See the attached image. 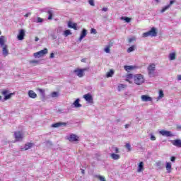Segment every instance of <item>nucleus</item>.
<instances>
[{
  "instance_id": "nucleus-1",
  "label": "nucleus",
  "mask_w": 181,
  "mask_h": 181,
  "mask_svg": "<svg viewBox=\"0 0 181 181\" xmlns=\"http://www.w3.org/2000/svg\"><path fill=\"white\" fill-rule=\"evenodd\" d=\"M133 78L136 86H141V84H144V83H145V78L144 77V75L141 74L134 75Z\"/></svg>"
},
{
  "instance_id": "nucleus-2",
  "label": "nucleus",
  "mask_w": 181,
  "mask_h": 181,
  "mask_svg": "<svg viewBox=\"0 0 181 181\" xmlns=\"http://www.w3.org/2000/svg\"><path fill=\"white\" fill-rule=\"evenodd\" d=\"M1 94L4 97V100L5 101L11 100V98H12V95H15V93H9V90L8 89L1 90Z\"/></svg>"
},
{
  "instance_id": "nucleus-3",
  "label": "nucleus",
  "mask_w": 181,
  "mask_h": 181,
  "mask_svg": "<svg viewBox=\"0 0 181 181\" xmlns=\"http://www.w3.org/2000/svg\"><path fill=\"white\" fill-rule=\"evenodd\" d=\"M14 138L16 142H21L25 138V134H23V132L22 131L14 132Z\"/></svg>"
},
{
  "instance_id": "nucleus-4",
  "label": "nucleus",
  "mask_w": 181,
  "mask_h": 181,
  "mask_svg": "<svg viewBox=\"0 0 181 181\" xmlns=\"http://www.w3.org/2000/svg\"><path fill=\"white\" fill-rule=\"evenodd\" d=\"M158 32H156V28L155 27H153L151 30L148 32L143 33L144 37H148V36L155 37L157 36Z\"/></svg>"
},
{
  "instance_id": "nucleus-5",
  "label": "nucleus",
  "mask_w": 181,
  "mask_h": 181,
  "mask_svg": "<svg viewBox=\"0 0 181 181\" xmlns=\"http://www.w3.org/2000/svg\"><path fill=\"white\" fill-rule=\"evenodd\" d=\"M147 70H148V76L150 77L155 76V71L156 70V66L155 64H151L148 66Z\"/></svg>"
},
{
  "instance_id": "nucleus-6",
  "label": "nucleus",
  "mask_w": 181,
  "mask_h": 181,
  "mask_svg": "<svg viewBox=\"0 0 181 181\" xmlns=\"http://www.w3.org/2000/svg\"><path fill=\"white\" fill-rule=\"evenodd\" d=\"M86 71H87V68H84V69L77 68L74 71V73H75L78 77L81 78V77L84 76V72Z\"/></svg>"
},
{
  "instance_id": "nucleus-7",
  "label": "nucleus",
  "mask_w": 181,
  "mask_h": 181,
  "mask_svg": "<svg viewBox=\"0 0 181 181\" xmlns=\"http://www.w3.org/2000/svg\"><path fill=\"white\" fill-rule=\"evenodd\" d=\"M47 52H48L47 48H45L44 49H42L40 52L34 53L33 56H34V57H42L45 56V54H47Z\"/></svg>"
},
{
  "instance_id": "nucleus-8",
  "label": "nucleus",
  "mask_w": 181,
  "mask_h": 181,
  "mask_svg": "<svg viewBox=\"0 0 181 181\" xmlns=\"http://www.w3.org/2000/svg\"><path fill=\"white\" fill-rule=\"evenodd\" d=\"M159 134L163 136H175V134H173L170 131L161 130L159 132Z\"/></svg>"
},
{
  "instance_id": "nucleus-9",
  "label": "nucleus",
  "mask_w": 181,
  "mask_h": 181,
  "mask_svg": "<svg viewBox=\"0 0 181 181\" xmlns=\"http://www.w3.org/2000/svg\"><path fill=\"white\" fill-rule=\"evenodd\" d=\"M83 98L87 101V103H89L90 104H93V95L90 93H87L86 95H83Z\"/></svg>"
},
{
  "instance_id": "nucleus-10",
  "label": "nucleus",
  "mask_w": 181,
  "mask_h": 181,
  "mask_svg": "<svg viewBox=\"0 0 181 181\" xmlns=\"http://www.w3.org/2000/svg\"><path fill=\"white\" fill-rule=\"evenodd\" d=\"M68 139L69 142H77L79 139V137L76 134H71Z\"/></svg>"
},
{
  "instance_id": "nucleus-11",
  "label": "nucleus",
  "mask_w": 181,
  "mask_h": 181,
  "mask_svg": "<svg viewBox=\"0 0 181 181\" xmlns=\"http://www.w3.org/2000/svg\"><path fill=\"white\" fill-rule=\"evenodd\" d=\"M24 37H25V30L21 29L19 30L17 38L18 40H23Z\"/></svg>"
},
{
  "instance_id": "nucleus-12",
  "label": "nucleus",
  "mask_w": 181,
  "mask_h": 181,
  "mask_svg": "<svg viewBox=\"0 0 181 181\" xmlns=\"http://www.w3.org/2000/svg\"><path fill=\"white\" fill-rule=\"evenodd\" d=\"M141 99L142 101H144V103H148V101H152V98L150 97L148 95H143L141 96Z\"/></svg>"
},
{
  "instance_id": "nucleus-13",
  "label": "nucleus",
  "mask_w": 181,
  "mask_h": 181,
  "mask_svg": "<svg viewBox=\"0 0 181 181\" xmlns=\"http://www.w3.org/2000/svg\"><path fill=\"white\" fill-rule=\"evenodd\" d=\"M171 144H172L174 146H177V148H181V140H180V139L173 140V141H171Z\"/></svg>"
},
{
  "instance_id": "nucleus-14",
  "label": "nucleus",
  "mask_w": 181,
  "mask_h": 181,
  "mask_svg": "<svg viewBox=\"0 0 181 181\" xmlns=\"http://www.w3.org/2000/svg\"><path fill=\"white\" fill-rule=\"evenodd\" d=\"M2 48V53H3V56H4V57H6V56H8V54H9V52L8 51V45H4Z\"/></svg>"
},
{
  "instance_id": "nucleus-15",
  "label": "nucleus",
  "mask_w": 181,
  "mask_h": 181,
  "mask_svg": "<svg viewBox=\"0 0 181 181\" xmlns=\"http://www.w3.org/2000/svg\"><path fill=\"white\" fill-rule=\"evenodd\" d=\"M5 42H6V37L4 35L0 36V46H6V45H5Z\"/></svg>"
},
{
  "instance_id": "nucleus-16",
  "label": "nucleus",
  "mask_w": 181,
  "mask_h": 181,
  "mask_svg": "<svg viewBox=\"0 0 181 181\" xmlns=\"http://www.w3.org/2000/svg\"><path fill=\"white\" fill-rule=\"evenodd\" d=\"M113 45H114V42H112L111 41L109 42L108 45H107L104 49L105 53H110V49H111V47H112Z\"/></svg>"
},
{
  "instance_id": "nucleus-17",
  "label": "nucleus",
  "mask_w": 181,
  "mask_h": 181,
  "mask_svg": "<svg viewBox=\"0 0 181 181\" xmlns=\"http://www.w3.org/2000/svg\"><path fill=\"white\" fill-rule=\"evenodd\" d=\"M68 27L71 29H74V30H77V23H71V21H69L68 23Z\"/></svg>"
},
{
  "instance_id": "nucleus-18",
  "label": "nucleus",
  "mask_w": 181,
  "mask_h": 181,
  "mask_svg": "<svg viewBox=\"0 0 181 181\" xmlns=\"http://www.w3.org/2000/svg\"><path fill=\"white\" fill-rule=\"evenodd\" d=\"M28 96L30 97V98H36L37 97V94H36L35 91L30 90L28 91Z\"/></svg>"
},
{
  "instance_id": "nucleus-19",
  "label": "nucleus",
  "mask_w": 181,
  "mask_h": 181,
  "mask_svg": "<svg viewBox=\"0 0 181 181\" xmlns=\"http://www.w3.org/2000/svg\"><path fill=\"white\" fill-rule=\"evenodd\" d=\"M132 78H134V75H132V74H128L126 76V81H128V83H129L130 84H132V81H130L132 80Z\"/></svg>"
},
{
  "instance_id": "nucleus-20",
  "label": "nucleus",
  "mask_w": 181,
  "mask_h": 181,
  "mask_svg": "<svg viewBox=\"0 0 181 181\" xmlns=\"http://www.w3.org/2000/svg\"><path fill=\"white\" fill-rule=\"evenodd\" d=\"M87 36V30L83 29L82 30V33L81 34V36L79 37V40H83V39H84V37H86Z\"/></svg>"
},
{
  "instance_id": "nucleus-21",
  "label": "nucleus",
  "mask_w": 181,
  "mask_h": 181,
  "mask_svg": "<svg viewBox=\"0 0 181 181\" xmlns=\"http://www.w3.org/2000/svg\"><path fill=\"white\" fill-rule=\"evenodd\" d=\"M165 168L168 173H170L172 172V163H166Z\"/></svg>"
},
{
  "instance_id": "nucleus-22",
  "label": "nucleus",
  "mask_w": 181,
  "mask_h": 181,
  "mask_svg": "<svg viewBox=\"0 0 181 181\" xmlns=\"http://www.w3.org/2000/svg\"><path fill=\"white\" fill-rule=\"evenodd\" d=\"M62 125L66 126V123L64 122H57L54 123L52 125V128H59V127H62Z\"/></svg>"
},
{
  "instance_id": "nucleus-23",
  "label": "nucleus",
  "mask_w": 181,
  "mask_h": 181,
  "mask_svg": "<svg viewBox=\"0 0 181 181\" xmlns=\"http://www.w3.org/2000/svg\"><path fill=\"white\" fill-rule=\"evenodd\" d=\"M33 145H35L33 143H26L24 146V150L28 151V149H30V148H33Z\"/></svg>"
},
{
  "instance_id": "nucleus-24",
  "label": "nucleus",
  "mask_w": 181,
  "mask_h": 181,
  "mask_svg": "<svg viewBox=\"0 0 181 181\" xmlns=\"http://www.w3.org/2000/svg\"><path fill=\"white\" fill-rule=\"evenodd\" d=\"M124 70H126L127 71H131V70H134L135 69H136V66H127L125 65L124 66Z\"/></svg>"
},
{
  "instance_id": "nucleus-25",
  "label": "nucleus",
  "mask_w": 181,
  "mask_h": 181,
  "mask_svg": "<svg viewBox=\"0 0 181 181\" xmlns=\"http://www.w3.org/2000/svg\"><path fill=\"white\" fill-rule=\"evenodd\" d=\"M112 159H114V160H118V159H119V158H121V156L119 154H115L114 153H112L110 155Z\"/></svg>"
},
{
  "instance_id": "nucleus-26",
  "label": "nucleus",
  "mask_w": 181,
  "mask_h": 181,
  "mask_svg": "<svg viewBox=\"0 0 181 181\" xmlns=\"http://www.w3.org/2000/svg\"><path fill=\"white\" fill-rule=\"evenodd\" d=\"M144 170V162H140L139 163L137 172L141 173Z\"/></svg>"
},
{
  "instance_id": "nucleus-27",
  "label": "nucleus",
  "mask_w": 181,
  "mask_h": 181,
  "mask_svg": "<svg viewBox=\"0 0 181 181\" xmlns=\"http://www.w3.org/2000/svg\"><path fill=\"white\" fill-rule=\"evenodd\" d=\"M74 105L76 108H80V107H81V104H80V99H76L74 103Z\"/></svg>"
},
{
  "instance_id": "nucleus-28",
  "label": "nucleus",
  "mask_w": 181,
  "mask_h": 181,
  "mask_svg": "<svg viewBox=\"0 0 181 181\" xmlns=\"http://www.w3.org/2000/svg\"><path fill=\"white\" fill-rule=\"evenodd\" d=\"M169 58L170 60H176V54L175 52L170 53Z\"/></svg>"
},
{
  "instance_id": "nucleus-29",
  "label": "nucleus",
  "mask_w": 181,
  "mask_h": 181,
  "mask_svg": "<svg viewBox=\"0 0 181 181\" xmlns=\"http://www.w3.org/2000/svg\"><path fill=\"white\" fill-rule=\"evenodd\" d=\"M136 48V46L132 45L130 47L127 49V53H131V52H134V50H135Z\"/></svg>"
},
{
  "instance_id": "nucleus-30",
  "label": "nucleus",
  "mask_w": 181,
  "mask_h": 181,
  "mask_svg": "<svg viewBox=\"0 0 181 181\" xmlns=\"http://www.w3.org/2000/svg\"><path fill=\"white\" fill-rule=\"evenodd\" d=\"M124 88H127V85L120 83V84L118 86V90H119V91H121V90H124Z\"/></svg>"
},
{
  "instance_id": "nucleus-31",
  "label": "nucleus",
  "mask_w": 181,
  "mask_h": 181,
  "mask_svg": "<svg viewBox=\"0 0 181 181\" xmlns=\"http://www.w3.org/2000/svg\"><path fill=\"white\" fill-rule=\"evenodd\" d=\"M125 148H127L128 152H131V151H132V148L131 147V144H129V143H127L125 144Z\"/></svg>"
},
{
  "instance_id": "nucleus-32",
  "label": "nucleus",
  "mask_w": 181,
  "mask_h": 181,
  "mask_svg": "<svg viewBox=\"0 0 181 181\" xmlns=\"http://www.w3.org/2000/svg\"><path fill=\"white\" fill-rule=\"evenodd\" d=\"M169 8H170V5H168V6H165V7H163L160 11L161 13H163V12H165V11H168V9H169Z\"/></svg>"
},
{
  "instance_id": "nucleus-33",
  "label": "nucleus",
  "mask_w": 181,
  "mask_h": 181,
  "mask_svg": "<svg viewBox=\"0 0 181 181\" xmlns=\"http://www.w3.org/2000/svg\"><path fill=\"white\" fill-rule=\"evenodd\" d=\"M122 20L125 21L127 23H129V22H131V18L129 17H122Z\"/></svg>"
},
{
  "instance_id": "nucleus-34",
  "label": "nucleus",
  "mask_w": 181,
  "mask_h": 181,
  "mask_svg": "<svg viewBox=\"0 0 181 181\" xmlns=\"http://www.w3.org/2000/svg\"><path fill=\"white\" fill-rule=\"evenodd\" d=\"M69 35H71V31H70V30H66L64 32V35L67 37V36H69Z\"/></svg>"
},
{
  "instance_id": "nucleus-35",
  "label": "nucleus",
  "mask_w": 181,
  "mask_h": 181,
  "mask_svg": "<svg viewBox=\"0 0 181 181\" xmlns=\"http://www.w3.org/2000/svg\"><path fill=\"white\" fill-rule=\"evenodd\" d=\"M51 96L52 97V98H56L59 97V92H52L51 93Z\"/></svg>"
},
{
  "instance_id": "nucleus-36",
  "label": "nucleus",
  "mask_w": 181,
  "mask_h": 181,
  "mask_svg": "<svg viewBox=\"0 0 181 181\" xmlns=\"http://www.w3.org/2000/svg\"><path fill=\"white\" fill-rule=\"evenodd\" d=\"M47 13L49 15V16H48L49 21L52 20L53 18V13L52 12V11H48Z\"/></svg>"
},
{
  "instance_id": "nucleus-37",
  "label": "nucleus",
  "mask_w": 181,
  "mask_h": 181,
  "mask_svg": "<svg viewBox=\"0 0 181 181\" xmlns=\"http://www.w3.org/2000/svg\"><path fill=\"white\" fill-rule=\"evenodd\" d=\"M164 97H165V94L163 93V90H160L158 98H163Z\"/></svg>"
},
{
  "instance_id": "nucleus-38",
  "label": "nucleus",
  "mask_w": 181,
  "mask_h": 181,
  "mask_svg": "<svg viewBox=\"0 0 181 181\" xmlns=\"http://www.w3.org/2000/svg\"><path fill=\"white\" fill-rule=\"evenodd\" d=\"M30 64H33V66H35V64H39V61L37 60H31L29 62Z\"/></svg>"
},
{
  "instance_id": "nucleus-39",
  "label": "nucleus",
  "mask_w": 181,
  "mask_h": 181,
  "mask_svg": "<svg viewBox=\"0 0 181 181\" xmlns=\"http://www.w3.org/2000/svg\"><path fill=\"white\" fill-rule=\"evenodd\" d=\"M96 177H97L98 179H99V180H100V181H106V180H105V177H104V176L96 175Z\"/></svg>"
},
{
  "instance_id": "nucleus-40",
  "label": "nucleus",
  "mask_w": 181,
  "mask_h": 181,
  "mask_svg": "<svg viewBox=\"0 0 181 181\" xmlns=\"http://www.w3.org/2000/svg\"><path fill=\"white\" fill-rule=\"evenodd\" d=\"M114 74V71L110 70L109 72L107 73V77H112Z\"/></svg>"
},
{
  "instance_id": "nucleus-41",
  "label": "nucleus",
  "mask_w": 181,
  "mask_h": 181,
  "mask_svg": "<svg viewBox=\"0 0 181 181\" xmlns=\"http://www.w3.org/2000/svg\"><path fill=\"white\" fill-rule=\"evenodd\" d=\"M37 23H42V22H43V18H40V17H37Z\"/></svg>"
},
{
  "instance_id": "nucleus-42",
  "label": "nucleus",
  "mask_w": 181,
  "mask_h": 181,
  "mask_svg": "<svg viewBox=\"0 0 181 181\" xmlns=\"http://www.w3.org/2000/svg\"><path fill=\"white\" fill-rule=\"evenodd\" d=\"M135 40H136V38H135V37L129 38V43H132V42H135Z\"/></svg>"
},
{
  "instance_id": "nucleus-43",
  "label": "nucleus",
  "mask_w": 181,
  "mask_h": 181,
  "mask_svg": "<svg viewBox=\"0 0 181 181\" xmlns=\"http://www.w3.org/2000/svg\"><path fill=\"white\" fill-rule=\"evenodd\" d=\"M112 148L114 149L115 153H118L119 152L118 147L112 146Z\"/></svg>"
},
{
  "instance_id": "nucleus-44",
  "label": "nucleus",
  "mask_w": 181,
  "mask_h": 181,
  "mask_svg": "<svg viewBox=\"0 0 181 181\" xmlns=\"http://www.w3.org/2000/svg\"><path fill=\"white\" fill-rule=\"evenodd\" d=\"M89 5H90L91 6H95V4H94V0H89Z\"/></svg>"
},
{
  "instance_id": "nucleus-45",
  "label": "nucleus",
  "mask_w": 181,
  "mask_h": 181,
  "mask_svg": "<svg viewBox=\"0 0 181 181\" xmlns=\"http://www.w3.org/2000/svg\"><path fill=\"white\" fill-rule=\"evenodd\" d=\"M151 141H156V137L153 136V134H151L150 137Z\"/></svg>"
},
{
  "instance_id": "nucleus-46",
  "label": "nucleus",
  "mask_w": 181,
  "mask_h": 181,
  "mask_svg": "<svg viewBox=\"0 0 181 181\" xmlns=\"http://www.w3.org/2000/svg\"><path fill=\"white\" fill-rule=\"evenodd\" d=\"M38 91H39V93H40L41 94H45V90H43V89L38 88Z\"/></svg>"
},
{
  "instance_id": "nucleus-47",
  "label": "nucleus",
  "mask_w": 181,
  "mask_h": 181,
  "mask_svg": "<svg viewBox=\"0 0 181 181\" xmlns=\"http://www.w3.org/2000/svg\"><path fill=\"white\" fill-rule=\"evenodd\" d=\"M170 160H171V162H175V160H176V157L172 156V157L170 158Z\"/></svg>"
},
{
  "instance_id": "nucleus-48",
  "label": "nucleus",
  "mask_w": 181,
  "mask_h": 181,
  "mask_svg": "<svg viewBox=\"0 0 181 181\" xmlns=\"http://www.w3.org/2000/svg\"><path fill=\"white\" fill-rule=\"evenodd\" d=\"M54 57V53L52 52V53L50 54L49 58H50V59H53Z\"/></svg>"
},
{
  "instance_id": "nucleus-49",
  "label": "nucleus",
  "mask_w": 181,
  "mask_h": 181,
  "mask_svg": "<svg viewBox=\"0 0 181 181\" xmlns=\"http://www.w3.org/2000/svg\"><path fill=\"white\" fill-rule=\"evenodd\" d=\"M102 11H103V12H107V11H108V8H107V7H104V8L102 9Z\"/></svg>"
},
{
  "instance_id": "nucleus-50",
  "label": "nucleus",
  "mask_w": 181,
  "mask_h": 181,
  "mask_svg": "<svg viewBox=\"0 0 181 181\" xmlns=\"http://www.w3.org/2000/svg\"><path fill=\"white\" fill-rule=\"evenodd\" d=\"M91 33H97V31L95 30V29L92 28L91 29Z\"/></svg>"
},
{
  "instance_id": "nucleus-51",
  "label": "nucleus",
  "mask_w": 181,
  "mask_h": 181,
  "mask_svg": "<svg viewBox=\"0 0 181 181\" xmlns=\"http://www.w3.org/2000/svg\"><path fill=\"white\" fill-rule=\"evenodd\" d=\"M86 62H87V59L86 58H83L81 59V62L82 63H86Z\"/></svg>"
},
{
  "instance_id": "nucleus-52",
  "label": "nucleus",
  "mask_w": 181,
  "mask_h": 181,
  "mask_svg": "<svg viewBox=\"0 0 181 181\" xmlns=\"http://www.w3.org/2000/svg\"><path fill=\"white\" fill-rule=\"evenodd\" d=\"M173 4H175V1H173V0H171L170 1V6H171V5H173Z\"/></svg>"
},
{
  "instance_id": "nucleus-53",
  "label": "nucleus",
  "mask_w": 181,
  "mask_h": 181,
  "mask_svg": "<svg viewBox=\"0 0 181 181\" xmlns=\"http://www.w3.org/2000/svg\"><path fill=\"white\" fill-rule=\"evenodd\" d=\"M29 15H31L30 13H27L25 15V18H28L29 16Z\"/></svg>"
},
{
  "instance_id": "nucleus-54",
  "label": "nucleus",
  "mask_w": 181,
  "mask_h": 181,
  "mask_svg": "<svg viewBox=\"0 0 181 181\" xmlns=\"http://www.w3.org/2000/svg\"><path fill=\"white\" fill-rule=\"evenodd\" d=\"M177 80H180V81L181 80V75L177 76Z\"/></svg>"
},
{
  "instance_id": "nucleus-55",
  "label": "nucleus",
  "mask_w": 181,
  "mask_h": 181,
  "mask_svg": "<svg viewBox=\"0 0 181 181\" xmlns=\"http://www.w3.org/2000/svg\"><path fill=\"white\" fill-rule=\"evenodd\" d=\"M81 173H82V175H84V173H85L84 170H83V169H81Z\"/></svg>"
},
{
  "instance_id": "nucleus-56",
  "label": "nucleus",
  "mask_w": 181,
  "mask_h": 181,
  "mask_svg": "<svg viewBox=\"0 0 181 181\" xmlns=\"http://www.w3.org/2000/svg\"><path fill=\"white\" fill-rule=\"evenodd\" d=\"M38 40H39V37H36L35 38V42H37Z\"/></svg>"
},
{
  "instance_id": "nucleus-57",
  "label": "nucleus",
  "mask_w": 181,
  "mask_h": 181,
  "mask_svg": "<svg viewBox=\"0 0 181 181\" xmlns=\"http://www.w3.org/2000/svg\"><path fill=\"white\" fill-rule=\"evenodd\" d=\"M129 127V124H125L124 128H128Z\"/></svg>"
},
{
  "instance_id": "nucleus-58",
  "label": "nucleus",
  "mask_w": 181,
  "mask_h": 181,
  "mask_svg": "<svg viewBox=\"0 0 181 181\" xmlns=\"http://www.w3.org/2000/svg\"><path fill=\"white\" fill-rule=\"evenodd\" d=\"M2 35V32L0 31V36Z\"/></svg>"
},
{
  "instance_id": "nucleus-59",
  "label": "nucleus",
  "mask_w": 181,
  "mask_h": 181,
  "mask_svg": "<svg viewBox=\"0 0 181 181\" xmlns=\"http://www.w3.org/2000/svg\"><path fill=\"white\" fill-rule=\"evenodd\" d=\"M156 2H159V0H156Z\"/></svg>"
},
{
  "instance_id": "nucleus-60",
  "label": "nucleus",
  "mask_w": 181,
  "mask_h": 181,
  "mask_svg": "<svg viewBox=\"0 0 181 181\" xmlns=\"http://www.w3.org/2000/svg\"><path fill=\"white\" fill-rule=\"evenodd\" d=\"M117 122H119V120H117Z\"/></svg>"
}]
</instances>
